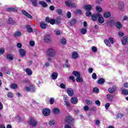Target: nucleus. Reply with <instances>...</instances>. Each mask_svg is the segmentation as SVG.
<instances>
[{"instance_id":"obj_1","label":"nucleus","mask_w":128,"mask_h":128,"mask_svg":"<svg viewBox=\"0 0 128 128\" xmlns=\"http://www.w3.org/2000/svg\"><path fill=\"white\" fill-rule=\"evenodd\" d=\"M97 18H98V22L100 24H104V18H103L100 13L98 12L96 14H92V20L94 22H96Z\"/></svg>"},{"instance_id":"obj_2","label":"nucleus","mask_w":128,"mask_h":128,"mask_svg":"<svg viewBox=\"0 0 128 128\" xmlns=\"http://www.w3.org/2000/svg\"><path fill=\"white\" fill-rule=\"evenodd\" d=\"M92 8V6L90 4H87L84 6V9L87 10L86 13V16H92V12H90Z\"/></svg>"},{"instance_id":"obj_3","label":"nucleus","mask_w":128,"mask_h":128,"mask_svg":"<svg viewBox=\"0 0 128 128\" xmlns=\"http://www.w3.org/2000/svg\"><path fill=\"white\" fill-rule=\"evenodd\" d=\"M47 54L50 58H54L56 56V51L52 48H49L47 50Z\"/></svg>"},{"instance_id":"obj_4","label":"nucleus","mask_w":128,"mask_h":128,"mask_svg":"<svg viewBox=\"0 0 128 128\" xmlns=\"http://www.w3.org/2000/svg\"><path fill=\"white\" fill-rule=\"evenodd\" d=\"M29 124L30 126H34V128L38 126V122H36L34 118H30Z\"/></svg>"},{"instance_id":"obj_5","label":"nucleus","mask_w":128,"mask_h":128,"mask_svg":"<svg viewBox=\"0 0 128 128\" xmlns=\"http://www.w3.org/2000/svg\"><path fill=\"white\" fill-rule=\"evenodd\" d=\"M44 41L46 44H50L52 42V37L50 34L46 35L44 36Z\"/></svg>"},{"instance_id":"obj_6","label":"nucleus","mask_w":128,"mask_h":128,"mask_svg":"<svg viewBox=\"0 0 128 128\" xmlns=\"http://www.w3.org/2000/svg\"><path fill=\"white\" fill-rule=\"evenodd\" d=\"M18 52L20 58H24V56H26V50L20 48L18 50Z\"/></svg>"},{"instance_id":"obj_7","label":"nucleus","mask_w":128,"mask_h":128,"mask_svg":"<svg viewBox=\"0 0 128 128\" xmlns=\"http://www.w3.org/2000/svg\"><path fill=\"white\" fill-rule=\"evenodd\" d=\"M42 114L45 116H48L50 114V110L48 108H45L43 110Z\"/></svg>"},{"instance_id":"obj_8","label":"nucleus","mask_w":128,"mask_h":128,"mask_svg":"<svg viewBox=\"0 0 128 128\" xmlns=\"http://www.w3.org/2000/svg\"><path fill=\"white\" fill-rule=\"evenodd\" d=\"M66 122H68V124H72L74 122V118L71 116H68L66 118Z\"/></svg>"},{"instance_id":"obj_9","label":"nucleus","mask_w":128,"mask_h":128,"mask_svg":"<svg viewBox=\"0 0 128 128\" xmlns=\"http://www.w3.org/2000/svg\"><path fill=\"white\" fill-rule=\"evenodd\" d=\"M78 53L76 52H72L71 56L74 60H76L78 58Z\"/></svg>"},{"instance_id":"obj_10","label":"nucleus","mask_w":128,"mask_h":128,"mask_svg":"<svg viewBox=\"0 0 128 128\" xmlns=\"http://www.w3.org/2000/svg\"><path fill=\"white\" fill-rule=\"evenodd\" d=\"M8 23L9 24H12L13 26H16V24H18V23L14 21V20H12V18H10L8 20Z\"/></svg>"},{"instance_id":"obj_11","label":"nucleus","mask_w":128,"mask_h":128,"mask_svg":"<svg viewBox=\"0 0 128 128\" xmlns=\"http://www.w3.org/2000/svg\"><path fill=\"white\" fill-rule=\"evenodd\" d=\"M122 44L125 45L128 42V36H124L122 38Z\"/></svg>"},{"instance_id":"obj_12","label":"nucleus","mask_w":128,"mask_h":128,"mask_svg":"<svg viewBox=\"0 0 128 128\" xmlns=\"http://www.w3.org/2000/svg\"><path fill=\"white\" fill-rule=\"evenodd\" d=\"M67 94H68L70 96H72L74 94V90L71 88H68L66 90Z\"/></svg>"},{"instance_id":"obj_13","label":"nucleus","mask_w":128,"mask_h":128,"mask_svg":"<svg viewBox=\"0 0 128 128\" xmlns=\"http://www.w3.org/2000/svg\"><path fill=\"white\" fill-rule=\"evenodd\" d=\"M65 4L66 6H68L70 8H76V4L74 3H72L68 1H66L65 2Z\"/></svg>"},{"instance_id":"obj_14","label":"nucleus","mask_w":128,"mask_h":128,"mask_svg":"<svg viewBox=\"0 0 128 128\" xmlns=\"http://www.w3.org/2000/svg\"><path fill=\"white\" fill-rule=\"evenodd\" d=\"M116 86H113L108 89V92L110 94H114V92H116Z\"/></svg>"},{"instance_id":"obj_15","label":"nucleus","mask_w":128,"mask_h":128,"mask_svg":"<svg viewBox=\"0 0 128 128\" xmlns=\"http://www.w3.org/2000/svg\"><path fill=\"white\" fill-rule=\"evenodd\" d=\"M40 28H42V30H46V28H48V24L44 22H42L40 23Z\"/></svg>"},{"instance_id":"obj_16","label":"nucleus","mask_w":128,"mask_h":128,"mask_svg":"<svg viewBox=\"0 0 128 128\" xmlns=\"http://www.w3.org/2000/svg\"><path fill=\"white\" fill-rule=\"evenodd\" d=\"M46 22H50L51 24H56L54 20L50 19V18H46Z\"/></svg>"},{"instance_id":"obj_17","label":"nucleus","mask_w":128,"mask_h":128,"mask_svg":"<svg viewBox=\"0 0 128 128\" xmlns=\"http://www.w3.org/2000/svg\"><path fill=\"white\" fill-rule=\"evenodd\" d=\"M106 98L109 102H114V96L112 94H107Z\"/></svg>"},{"instance_id":"obj_18","label":"nucleus","mask_w":128,"mask_h":128,"mask_svg":"<svg viewBox=\"0 0 128 128\" xmlns=\"http://www.w3.org/2000/svg\"><path fill=\"white\" fill-rule=\"evenodd\" d=\"M22 14H23L24 16H26L28 18H32V16H30V14L26 12V10H23L22 11Z\"/></svg>"},{"instance_id":"obj_19","label":"nucleus","mask_w":128,"mask_h":128,"mask_svg":"<svg viewBox=\"0 0 128 128\" xmlns=\"http://www.w3.org/2000/svg\"><path fill=\"white\" fill-rule=\"evenodd\" d=\"M58 73L54 72L51 75V78L52 80H56V78H58Z\"/></svg>"},{"instance_id":"obj_20","label":"nucleus","mask_w":128,"mask_h":128,"mask_svg":"<svg viewBox=\"0 0 128 128\" xmlns=\"http://www.w3.org/2000/svg\"><path fill=\"white\" fill-rule=\"evenodd\" d=\"M76 19L73 18V19H71L70 21V25L71 26H74V24H76Z\"/></svg>"},{"instance_id":"obj_21","label":"nucleus","mask_w":128,"mask_h":128,"mask_svg":"<svg viewBox=\"0 0 128 128\" xmlns=\"http://www.w3.org/2000/svg\"><path fill=\"white\" fill-rule=\"evenodd\" d=\"M39 4H40L43 8H46L48 4L44 1H40Z\"/></svg>"},{"instance_id":"obj_22","label":"nucleus","mask_w":128,"mask_h":128,"mask_svg":"<svg viewBox=\"0 0 128 128\" xmlns=\"http://www.w3.org/2000/svg\"><path fill=\"white\" fill-rule=\"evenodd\" d=\"M71 102L72 104H78V98L76 97H73L71 98Z\"/></svg>"},{"instance_id":"obj_23","label":"nucleus","mask_w":128,"mask_h":128,"mask_svg":"<svg viewBox=\"0 0 128 128\" xmlns=\"http://www.w3.org/2000/svg\"><path fill=\"white\" fill-rule=\"evenodd\" d=\"M116 27L117 28H118V30H120L122 28V23L120 22H117L116 24Z\"/></svg>"},{"instance_id":"obj_24","label":"nucleus","mask_w":128,"mask_h":128,"mask_svg":"<svg viewBox=\"0 0 128 128\" xmlns=\"http://www.w3.org/2000/svg\"><path fill=\"white\" fill-rule=\"evenodd\" d=\"M33 6L35 8L38 6V0H30Z\"/></svg>"},{"instance_id":"obj_25","label":"nucleus","mask_w":128,"mask_h":128,"mask_svg":"<svg viewBox=\"0 0 128 128\" xmlns=\"http://www.w3.org/2000/svg\"><path fill=\"white\" fill-rule=\"evenodd\" d=\"M14 38H18V36H22V32H16L14 34Z\"/></svg>"},{"instance_id":"obj_26","label":"nucleus","mask_w":128,"mask_h":128,"mask_svg":"<svg viewBox=\"0 0 128 128\" xmlns=\"http://www.w3.org/2000/svg\"><path fill=\"white\" fill-rule=\"evenodd\" d=\"M121 90H122V94L124 96H128V90L126 89H124V88H121Z\"/></svg>"},{"instance_id":"obj_27","label":"nucleus","mask_w":128,"mask_h":128,"mask_svg":"<svg viewBox=\"0 0 128 128\" xmlns=\"http://www.w3.org/2000/svg\"><path fill=\"white\" fill-rule=\"evenodd\" d=\"M72 74L75 76H76V78H80V73L78 71H74L72 72Z\"/></svg>"},{"instance_id":"obj_28","label":"nucleus","mask_w":128,"mask_h":128,"mask_svg":"<svg viewBox=\"0 0 128 128\" xmlns=\"http://www.w3.org/2000/svg\"><path fill=\"white\" fill-rule=\"evenodd\" d=\"M110 16L112 15L110 12H105L104 14V16L106 18H110Z\"/></svg>"},{"instance_id":"obj_29","label":"nucleus","mask_w":128,"mask_h":128,"mask_svg":"<svg viewBox=\"0 0 128 128\" xmlns=\"http://www.w3.org/2000/svg\"><path fill=\"white\" fill-rule=\"evenodd\" d=\"M52 112L55 114H60V109L56 108H54L52 110Z\"/></svg>"},{"instance_id":"obj_30","label":"nucleus","mask_w":128,"mask_h":128,"mask_svg":"<svg viewBox=\"0 0 128 128\" xmlns=\"http://www.w3.org/2000/svg\"><path fill=\"white\" fill-rule=\"evenodd\" d=\"M114 20H108L107 22L108 26H112V24H114Z\"/></svg>"},{"instance_id":"obj_31","label":"nucleus","mask_w":128,"mask_h":128,"mask_svg":"<svg viewBox=\"0 0 128 128\" xmlns=\"http://www.w3.org/2000/svg\"><path fill=\"white\" fill-rule=\"evenodd\" d=\"M26 28H27V31L28 32H34V30H32V28H30V25H26Z\"/></svg>"},{"instance_id":"obj_32","label":"nucleus","mask_w":128,"mask_h":128,"mask_svg":"<svg viewBox=\"0 0 128 128\" xmlns=\"http://www.w3.org/2000/svg\"><path fill=\"white\" fill-rule=\"evenodd\" d=\"M26 72L28 76H32V71L30 68H26Z\"/></svg>"},{"instance_id":"obj_33","label":"nucleus","mask_w":128,"mask_h":128,"mask_svg":"<svg viewBox=\"0 0 128 128\" xmlns=\"http://www.w3.org/2000/svg\"><path fill=\"white\" fill-rule=\"evenodd\" d=\"M98 83L99 84H104V79L102 78H100L98 82Z\"/></svg>"},{"instance_id":"obj_34","label":"nucleus","mask_w":128,"mask_h":128,"mask_svg":"<svg viewBox=\"0 0 128 128\" xmlns=\"http://www.w3.org/2000/svg\"><path fill=\"white\" fill-rule=\"evenodd\" d=\"M124 4L122 2H120L118 3V8L120 10H122V8H124Z\"/></svg>"},{"instance_id":"obj_35","label":"nucleus","mask_w":128,"mask_h":128,"mask_svg":"<svg viewBox=\"0 0 128 128\" xmlns=\"http://www.w3.org/2000/svg\"><path fill=\"white\" fill-rule=\"evenodd\" d=\"M6 58H8V60H13L14 56L10 54H8L6 56Z\"/></svg>"},{"instance_id":"obj_36","label":"nucleus","mask_w":128,"mask_h":128,"mask_svg":"<svg viewBox=\"0 0 128 128\" xmlns=\"http://www.w3.org/2000/svg\"><path fill=\"white\" fill-rule=\"evenodd\" d=\"M18 88V85L16 84H10V88L12 90H16Z\"/></svg>"},{"instance_id":"obj_37","label":"nucleus","mask_w":128,"mask_h":128,"mask_svg":"<svg viewBox=\"0 0 128 128\" xmlns=\"http://www.w3.org/2000/svg\"><path fill=\"white\" fill-rule=\"evenodd\" d=\"M76 81L78 82H84V80H82V78L80 76L76 78Z\"/></svg>"},{"instance_id":"obj_38","label":"nucleus","mask_w":128,"mask_h":128,"mask_svg":"<svg viewBox=\"0 0 128 128\" xmlns=\"http://www.w3.org/2000/svg\"><path fill=\"white\" fill-rule=\"evenodd\" d=\"M60 42L62 44H66V40L64 38H62L60 40Z\"/></svg>"},{"instance_id":"obj_39","label":"nucleus","mask_w":128,"mask_h":128,"mask_svg":"<svg viewBox=\"0 0 128 128\" xmlns=\"http://www.w3.org/2000/svg\"><path fill=\"white\" fill-rule=\"evenodd\" d=\"M104 42L106 44V46H110V43L108 40H105Z\"/></svg>"},{"instance_id":"obj_40","label":"nucleus","mask_w":128,"mask_h":128,"mask_svg":"<svg viewBox=\"0 0 128 128\" xmlns=\"http://www.w3.org/2000/svg\"><path fill=\"white\" fill-rule=\"evenodd\" d=\"M124 114H120V113H119L116 114V116L118 118H124Z\"/></svg>"},{"instance_id":"obj_41","label":"nucleus","mask_w":128,"mask_h":128,"mask_svg":"<svg viewBox=\"0 0 128 128\" xmlns=\"http://www.w3.org/2000/svg\"><path fill=\"white\" fill-rule=\"evenodd\" d=\"M86 28H82L81 29V34H86Z\"/></svg>"},{"instance_id":"obj_42","label":"nucleus","mask_w":128,"mask_h":128,"mask_svg":"<svg viewBox=\"0 0 128 128\" xmlns=\"http://www.w3.org/2000/svg\"><path fill=\"white\" fill-rule=\"evenodd\" d=\"M96 10L100 12L102 11V8L100 6H96Z\"/></svg>"},{"instance_id":"obj_43","label":"nucleus","mask_w":128,"mask_h":128,"mask_svg":"<svg viewBox=\"0 0 128 128\" xmlns=\"http://www.w3.org/2000/svg\"><path fill=\"white\" fill-rule=\"evenodd\" d=\"M7 96L8 98H14V94L12 92H8Z\"/></svg>"},{"instance_id":"obj_44","label":"nucleus","mask_w":128,"mask_h":128,"mask_svg":"<svg viewBox=\"0 0 128 128\" xmlns=\"http://www.w3.org/2000/svg\"><path fill=\"white\" fill-rule=\"evenodd\" d=\"M86 102L87 104H92V102L88 99L86 100Z\"/></svg>"},{"instance_id":"obj_45","label":"nucleus","mask_w":128,"mask_h":128,"mask_svg":"<svg viewBox=\"0 0 128 128\" xmlns=\"http://www.w3.org/2000/svg\"><path fill=\"white\" fill-rule=\"evenodd\" d=\"M93 92H99L100 90H98V88L95 87L93 88Z\"/></svg>"},{"instance_id":"obj_46","label":"nucleus","mask_w":128,"mask_h":128,"mask_svg":"<svg viewBox=\"0 0 128 128\" xmlns=\"http://www.w3.org/2000/svg\"><path fill=\"white\" fill-rule=\"evenodd\" d=\"M4 54V48H0V54Z\"/></svg>"},{"instance_id":"obj_47","label":"nucleus","mask_w":128,"mask_h":128,"mask_svg":"<svg viewBox=\"0 0 128 128\" xmlns=\"http://www.w3.org/2000/svg\"><path fill=\"white\" fill-rule=\"evenodd\" d=\"M54 32L56 34V36H60V32L58 30H54Z\"/></svg>"},{"instance_id":"obj_48","label":"nucleus","mask_w":128,"mask_h":128,"mask_svg":"<svg viewBox=\"0 0 128 128\" xmlns=\"http://www.w3.org/2000/svg\"><path fill=\"white\" fill-rule=\"evenodd\" d=\"M49 124L50 126H54V124H55V122H54V120H50V122H49Z\"/></svg>"},{"instance_id":"obj_49","label":"nucleus","mask_w":128,"mask_h":128,"mask_svg":"<svg viewBox=\"0 0 128 128\" xmlns=\"http://www.w3.org/2000/svg\"><path fill=\"white\" fill-rule=\"evenodd\" d=\"M56 12L58 14H62V10L61 9H57V10H56Z\"/></svg>"},{"instance_id":"obj_50","label":"nucleus","mask_w":128,"mask_h":128,"mask_svg":"<svg viewBox=\"0 0 128 128\" xmlns=\"http://www.w3.org/2000/svg\"><path fill=\"white\" fill-rule=\"evenodd\" d=\"M92 78L93 80H96V73H93Z\"/></svg>"},{"instance_id":"obj_51","label":"nucleus","mask_w":128,"mask_h":128,"mask_svg":"<svg viewBox=\"0 0 128 128\" xmlns=\"http://www.w3.org/2000/svg\"><path fill=\"white\" fill-rule=\"evenodd\" d=\"M110 104L108 102L106 103L105 104V108H106V110H108V108H110Z\"/></svg>"},{"instance_id":"obj_52","label":"nucleus","mask_w":128,"mask_h":128,"mask_svg":"<svg viewBox=\"0 0 128 128\" xmlns=\"http://www.w3.org/2000/svg\"><path fill=\"white\" fill-rule=\"evenodd\" d=\"M95 104H96V106H100V100H97L95 102Z\"/></svg>"},{"instance_id":"obj_53","label":"nucleus","mask_w":128,"mask_h":128,"mask_svg":"<svg viewBox=\"0 0 128 128\" xmlns=\"http://www.w3.org/2000/svg\"><path fill=\"white\" fill-rule=\"evenodd\" d=\"M60 88H63L64 90H65V88H66V85L62 83V84H60Z\"/></svg>"},{"instance_id":"obj_54","label":"nucleus","mask_w":128,"mask_h":128,"mask_svg":"<svg viewBox=\"0 0 128 128\" xmlns=\"http://www.w3.org/2000/svg\"><path fill=\"white\" fill-rule=\"evenodd\" d=\"M89 109H90V108H88V106H85L84 107V110H85V112H88V110Z\"/></svg>"},{"instance_id":"obj_55","label":"nucleus","mask_w":128,"mask_h":128,"mask_svg":"<svg viewBox=\"0 0 128 128\" xmlns=\"http://www.w3.org/2000/svg\"><path fill=\"white\" fill-rule=\"evenodd\" d=\"M63 100H64V102L68 101V96L64 95L63 96Z\"/></svg>"},{"instance_id":"obj_56","label":"nucleus","mask_w":128,"mask_h":128,"mask_svg":"<svg viewBox=\"0 0 128 128\" xmlns=\"http://www.w3.org/2000/svg\"><path fill=\"white\" fill-rule=\"evenodd\" d=\"M118 36H120V38L122 37V36H124V32H118Z\"/></svg>"},{"instance_id":"obj_57","label":"nucleus","mask_w":128,"mask_h":128,"mask_svg":"<svg viewBox=\"0 0 128 128\" xmlns=\"http://www.w3.org/2000/svg\"><path fill=\"white\" fill-rule=\"evenodd\" d=\"M67 18H72V14H70V12H67Z\"/></svg>"},{"instance_id":"obj_58","label":"nucleus","mask_w":128,"mask_h":128,"mask_svg":"<svg viewBox=\"0 0 128 128\" xmlns=\"http://www.w3.org/2000/svg\"><path fill=\"white\" fill-rule=\"evenodd\" d=\"M93 70H94V69H92V68H89L88 70V74H92Z\"/></svg>"},{"instance_id":"obj_59","label":"nucleus","mask_w":128,"mask_h":128,"mask_svg":"<svg viewBox=\"0 0 128 128\" xmlns=\"http://www.w3.org/2000/svg\"><path fill=\"white\" fill-rule=\"evenodd\" d=\"M30 46H34V42L30 41Z\"/></svg>"},{"instance_id":"obj_60","label":"nucleus","mask_w":128,"mask_h":128,"mask_svg":"<svg viewBox=\"0 0 128 128\" xmlns=\"http://www.w3.org/2000/svg\"><path fill=\"white\" fill-rule=\"evenodd\" d=\"M50 102V104H54V98H51Z\"/></svg>"},{"instance_id":"obj_61","label":"nucleus","mask_w":128,"mask_h":128,"mask_svg":"<svg viewBox=\"0 0 128 128\" xmlns=\"http://www.w3.org/2000/svg\"><path fill=\"white\" fill-rule=\"evenodd\" d=\"M92 52H97L98 49L96 48V46H93V47H92Z\"/></svg>"},{"instance_id":"obj_62","label":"nucleus","mask_w":128,"mask_h":128,"mask_svg":"<svg viewBox=\"0 0 128 128\" xmlns=\"http://www.w3.org/2000/svg\"><path fill=\"white\" fill-rule=\"evenodd\" d=\"M95 124H96V126H100V120H96L95 122Z\"/></svg>"},{"instance_id":"obj_63","label":"nucleus","mask_w":128,"mask_h":128,"mask_svg":"<svg viewBox=\"0 0 128 128\" xmlns=\"http://www.w3.org/2000/svg\"><path fill=\"white\" fill-rule=\"evenodd\" d=\"M108 40L111 44H114V38L110 37L108 38Z\"/></svg>"},{"instance_id":"obj_64","label":"nucleus","mask_w":128,"mask_h":128,"mask_svg":"<svg viewBox=\"0 0 128 128\" xmlns=\"http://www.w3.org/2000/svg\"><path fill=\"white\" fill-rule=\"evenodd\" d=\"M22 44L21 43H18L17 44V47L18 48H22Z\"/></svg>"}]
</instances>
